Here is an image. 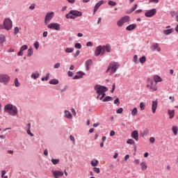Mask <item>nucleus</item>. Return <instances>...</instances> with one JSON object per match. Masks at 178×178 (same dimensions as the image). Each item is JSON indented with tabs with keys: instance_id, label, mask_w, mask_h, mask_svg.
<instances>
[{
	"instance_id": "1",
	"label": "nucleus",
	"mask_w": 178,
	"mask_h": 178,
	"mask_svg": "<svg viewBox=\"0 0 178 178\" xmlns=\"http://www.w3.org/2000/svg\"><path fill=\"white\" fill-rule=\"evenodd\" d=\"M120 67V64L118 62L115 61H111L108 67L107 70H106V73H110V76L112 74H115L116 73L118 69Z\"/></svg>"
},
{
	"instance_id": "2",
	"label": "nucleus",
	"mask_w": 178,
	"mask_h": 178,
	"mask_svg": "<svg viewBox=\"0 0 178 178\" xmlns=\"http://www.w3.org/2000/svg\"><path fill=\"white\" fill-rule=\"evenodd\" d=\"M4 112L8 113L10 116L17 115V107L12 104H8L4 106Z\"/></svg>"
},
{
	"instance_id": "3",
	"label": "nucleus",
	"mask_w": 178,
	"mask_h": 178,
	"mask_svg": "<svg viewBox=\"0 0 178 178\" xmlns=\"http://www.w3.org/2000/svg\"><path fill=\"white\" fill-rule=\"evenodd\" d=\"M83 16V13L77 10H71L67 14L65 15L66 19H74L76 17H80Z\"/></svg>"
},
{
	"instance_id": "4",
	"label": "nucleus",
	"mask_w": 178,
	"mask_h": 178,
	"mask_svg": "<svg viewBox=\"0 0 178 178\" xmlns=\"http://www.w3.org/2000/svg\"><path fill=\"white\" fill-rule=\"evenodd\" d=\"M146 80L147 83L146 88H149L151 91H156V90H158V88L156 87V83L154 81L153 79L147 77Z\"/></svg>"
},
{
	"instance_id": "5",
	"label": "nucleus",
	"mask_w": 178,
	"mask_h": 178,
	"mask_svg": "<svg viewBox=\"0 0 178 178\" xmlns=\"http://www.w3.org/2000/svg\"><path fill=\"white\" fill-rule=\"evenodd\" d=\"M94 90L96 91L97 95H101L102 92L108 91V88L102 85L97 84L95 86Z\"/></svg>"
},
{
	"instance_id": "6",
	"label": "nucleus",
	"mask_w": 178,
	"mask_h": 178,
	"mask_svg": "<svg viewBox=\"0 0 178 178\" xmlns=\"http://www.w3.org/2000/svg\"><path fill=\"white\" fill-rule=\"evenodd\" d=\"M9 81H10V76L9 75L5 74H0V83L4 86H8Z\"/></svg>"
},
{
	"instance_id": "7",
	"label": "nucleus",
	"mask_w": 178,
	"mask_h": 178,
	"mask_svg": "<svg viewBox=\"0 0 178 178\" xmlns=\"http://www.w3.org/2000/svg\"><path fill=\"white\" fill-rule=\"evenodd\" d=\"M3 24L5 26V30H10L13 26L12 20L10 18H6L3 21Z\"/></svg>"
},
{
	"instance_id": "8",
	"label": "nucleus",
	"mask_w": 178,
	"mask_h": 178,
	"mask_svg": "<svg viewBox=\"0 0 178 178\" xmlns=\"http://www.w3.org/2000/svg\"><path fill=\"white\" fill-rule=\"evenodd\" d=\"M54 16H55V13L54 12L47 13L44 17V24H48V23H49L51 19H54Z\"/></svg>"
},
{
	"instance_id": "9",
	"label": "nucleus",
	"mask_w": 178,
	"mask_h": 178,
	"mask_svg": "<svg viewBox=\"0 0 178 178\" xmlns=\"http://www.w3.org/2000/svg\"><path fill=\"white\" fill-rule=\"evenodd\" d=\"M156 15V8L148 10L145 13V17H154Z\"/></svg>"
},
{
	"instance_id": "10",
	"label": "nucleus",
	"mask_w": 178,
	"mask_h": 178,
	"mask_svg": "<svg viewBox=\"0 0 178 178\" xmlns=\"http://www.w3.org/2000/svg\"><path fill=\"white\" fill-rule=\"evenodd\" d=\"M47 28L50 29L51 30H56V31H59V30H60V24L54 22L48 24Z\"/></svg>"
},
{
	"instance_id": "11",
	"label": "nucleus",
	"mask_w": 178,
	"mask_h": 178,
	"mask_svg": "<svg viewBox=\"0 0 178 178\" xmlns=\"http://www.w3.org/2000/svg\"><path fill=\"white\" fill-rule=\"evenodd\" d=\"M103 51L102 53V56L105 55V52H111L112 51V47L109 44H106V45L102 46Z\"/></svg>"
},
{
	"instance_id": "12",
	"label": "nucleus",
	"mask_w": 178,
	"mask_h": 178,
	"mask_svg": "<svg viewBox=\"0 0 178 178\" xmlns=\"http://www.w3.org/2000/svg\"><path fill=\"white\" fill-rule=\"evenodd\" d=\"M83 76H86V73L82 71H79L76 72V75L73 76V80H79L80 79H83Z\"/></svg>"
},
{
	"instance_id": "13",
	"label": "nucleus",
	"mask_w": 178,
	"mask_h": 178,
	"mask_svg": "<svg viewBox=\"0 0 178 178\" xmlns=\"http://www.w3.org/2000/svg\"><path fill=\"white\" fill-rule=\"evenodd\" d=\"M102 51H103L102 46L99 45L97 47L95 51V56H99V55H101V56H102Z\"/></svg>"
},
{
	"instance_id": "14",
	"label": "nucleus",
	"mask_w": 178,
	"mask_h": 178,
	"mask_svg": "<svg viewBox=\"0 0 178 178\" xmlns=\"http://www.w3.org/2000/svg\"><path fill=\"white\" fill-rule=\"evenodd\" d=\"M103 3H104V0H101L95 4L93 9V15H95V13H97V10L99 9V7L101 6V5H103Z\"/></svg>"
},
{
	"instance_id": "15",
	"label": "nucleus",
	"mask_w": 178,
	"mask_h": 178,
	"mask_svg": "<svg viewBox=\"0 0 178 178\" xmlns=\"http://www.w3.org/2000/svg\"><path fill=\"white\" fill-rule=\"evenodd\" d=\"M52 173L54 178H59L63 176V172L62 171H53Z\"/></svg>"
},
{
	"instance_id": "16",
	"label": "nucleus",
	"mask_w": 178,
	"mask_h": 178,
	"mask_svg": "<svg viewBox=\"0 0 178 178\" xmlns=\"http://www.w3.org/2000/svg\"><path fill=\"white\" fill-rule=\"evenodd\" d=\"M137 27V24H129L126 27L127 31H133Z\"/></svg>"
},
{
	"instance_id": "17",
	"label": "nucleus",
	"mask_w": 178,
	"mask_h": 178,
	"mask_svg": "<svg viewBox=\"0 0 178 178\" xmlns=\"http://www.w3.org/2000/svg\"><path fill=\"white\" fill-rule=\"evenodd\" d=\"M6 42V37H5V35L0 34V47H3V44Z\"/></svg>"
},
{
	"instance_id": "18",
	"label": "nucleus",
	"mask_w": 178,
	"mask_h": 178,
	"mask_svg": "<svg viewBox=\"0 0 178 178\" xmlns=\"http://www.w3.org/2000/svg\"><path fill=\"white\" fill-rule=\"evenodd\" d=\"M156 108H158V102L153 101L152 104V110L153 113L156 112Z\"/></svg>"
},
{
	"instance_id": "19",
	"label": "nucleus",
	"mask_w": 178,
	"mask_h": 178,
	"mask_svg": "<svg viewBox=\"0 0 178 178\" xmlns=\"http://www.w3.org/2000/svg\"><path fill=\"white\" fill-rule=\"evenodd\" d=\"M92 65V60L91 59L87 60L85 62V66H86V70H90V66H91Z\"/></svg>"
},
{
	"instance_id": "20",
	"label": "nucleus",
	"mask_w": 178,
	"mask_h": 178,
	"mask_svg": "<svg viewBox=\"0 0 178 178\" xmlns=\"http://www.w3.org/2000/svg\"><path fill=\"white\" fill-rule=\"evenodd\" d=\"M131 137L132 138H134L136 141H138V131L137 130H134L131 133Z\"/></svg>"
},
{
	"instance_id": "21",
	"label": "nucleus",
	"mask_w": 178,
	"mask_h": 178,
	"mask_svg": "<svg viewBox=\"0 0 178 178\" xmlns=\"http://www.w3.org/2000/svg\"><path fill=\"white\" fill-rule=\"evenodd\" d=\"M65 113V118H66L67 119H72L73 118V115H72V113H70V111L65 110L64 111Z\"/></svg>"
},
{
	"instance_id": "22",
	"label": "nucleus",
	"mask_w": 178,
	"mask_h": 178,
	"mask_svg": "<svg viewBox=\"0 0 178 178\" xmlns=\"http://www.w3.org/2000/svg\"><path fill=\"white\" fill-rule=\"evenodd\" d=\"M121 20H122L124 24V23H129V22H130V17L129 15H125L121 17Z\"/></svg>"
},
{
	"instance_id": "23",
	"label": "nucleus",
	"mask_w": 178,
	"mask_h": 178,
	"mask_svg": "<svg viewBox=\"0 0 178 178\" xmlns=\"http://www.w3.org/2000/svg\"><path fill=\"white\" fill-rule=\"evenodd\" d=\"M153 51L157 50V52H161V47H159V44L154 43L152 45Z\"/></svg>"
},
{
	"instance_id": "24",
	"label": "nucleus",
	"mask_w": 178,
	"mask_h": 178,
	"mask_svg": "<svg viewBox=\"0 0 178 178\" xmlns=\"http://www.w3.org/2000/svg\"><path fill=\"white\" fill-rule=\"evenodd\" d=\"M153 81L156 84V83H160V81H162V78H161V76L159 75H155L154 76Z\"/></svg>"
},
{
	"instance_id": "25",
	"label": "nucleus",
	"mask_w": 178,
	"mask_h": 178,
	"mask_svg": "<svg viewBox=\"0 0 178 178\" xmlns=\"http://www.w3.org/2000/svg\"><path fill=\"white\" fill-rule=\"evenodd\" d=\"M138 6V5L134 4V6L130 10L127 11V13L128 15H130L131 13H133V12H134V10H136V9H137Z\"/></svg>"
},
{
	"instance_id": "26",
	"label": "nucleus",
	"mask_w": 178,
	"mask_h": 178,
	"mask_svg": "<svg viewBox=\"0 0 178 178\" xmlns=\"http://www.w3.org/2000/svg\"><path fill=\"white\" fill-rule=\"evenodd\" d=\"M174 31L175 30L173 29H170L163 30V33L165 34V35H169V34H172V33H173Z\"/></svg>"
},
{
	"instance_id": "27",
	"label": "nucleus",
	"mask_w": 178,
	"mask_h": 178,
	"mask_svg": "<svg viewBox=\"0 0 178 178\" xmlns=\"http://www.w3.org/2000/svg\"><path fill=\"white\" fill-rule=\"evenodd\" d=\"M49 84H51L53 86H56V84H59V80L56 79H53L49 81Z\"/></svg>"
},
{
	"instance_id": "28",
	"label": "nucleus",
	"mask_w": 178,
	"mask_h": 178,
	"mask_svg": "<svg viewBox=\"0 0 178 178\" xmlns=\"http://www.w3.org/2000/svg\"><path fill=\"white\" fill-rule=\"evenodd\" d=\"M40 77V73L38 72H35V73H32L31 74V79H33L34 80H37Z\"/></svg>"
},
{
	"instance_id": "29",
	"label": "nucleus",
	"mask_w": 178,
	"mask_h": 178,
	"mask_svg": "<svg viewBox=\"0 0 178 178\" xmlns=\"http://www.w3.org/2000/svg\"><path fill=\"white\" fill-rule=\"evenodd\" d=\"M148 134H149V130H148V129H145L143 131L140 132V136L142 137H144L145 136H148Z\"/></svg>"
},
{
	"instance_id": "30",
	"label": "nucleus",
	"mask_w": 178,
	"mask_h": 178,
	"mask_svg": "<svg viewBox=\"0 0 178 178\" xmlns=\"http://www.w3.org/2000/svg\"><path fill=\"white\" fill-rule=\"evenodd\" d=\"M168 115L170 119H173L175 118V110H168Z\"/></svg>"
},
{
	"instance_id": "31",
	"label": "nucleus",
	"mask_w": 178,
	"mask_h": 178,
	"mask_svg": "<svg viewBox=\"0 0 178 178\" xmlns=\"http://www.w3.org/2000/svg\"><path fill=\"white\" fill-rule=\"evenodd\" d=\"M113 97L111 96H106L104 98L103 102H109V101H113Z\"/></svg>"
},
{
	"instance_id": "32",
	"label": "nucleus",
	"mask_w": 178,
	"mask_h": 178,
	"mask_svg": "<svg viewBox=\"0 0 178 178\" xmlns=\"http://www.w3.org/2000/svg\"><path fill=\"white\" fill-rule=\"evenodd\" d=\"M140 166H141V169L142 170H147L148 166H147V163L145 162H142L140 163Z\"/></svg>"
},
{
	"instance_id": "33",
	"label": "nucleus",
	"mask_w": 178,
	"mask_h": 178,
	"mask_svg": "<svg viewBox=\"0 0 178 178\" xmlns=\"http://www.w3.org/2000/svg\"><path fill=\"white\" fill-rule=\"evenodd\" d=\"M139 62L140 63H145V62H147V58L145 57V56H143L142 57H140L139 58Z\"/></svg>"
},
{
	"instance_id": "34",
	"label": "nucleus",
	"mask_w": 178,
	"mask_h": 178,
	"mask_svg": "<svg viewBox=\"0 0 178 178\" xmlns=\"http://www.w3.org/2000/svg\"><path fill=\"white\" fill-rule=\"evenodd\" d=\"M98 163H99V161L97 159H95V161H92L90 162V164L92 166H93V168H95V166H97V165H98Z\"/></svg>"
},
{
	"instance_id": "35",
	"label": "nucleus",
	"mask_w": 178,
	"mask_h": 178,
	"mask_svg": "<svg viewBox=\"0 0 178 178\" xmlns=\"http://www.w3.org/2000/svg\"><path fill=\"white\" fill-rule=\"evenodd\" d=\"M124 25L122 19L120 18L118 22H117V26L118 27H122Z\"/></svg>"
},
{
	"instance_id": "36",
	"label": "nucleus",
	"mask_w": 178,
	"mask_h": 178,
	"mask_svg": "<svg viewBox=\"0 0 178 178\" xmlns=\"http://www.w3.org/2000/svg\"><path fill=\"white\" fill-rule=\"evenodd\" d=\"M74 51V48H73V47H67L65 49V52L67 54H72V52H73Z\"/></svg>"
},
{
	"instance_id": "37",
	"label": "nucleus",
	"mask_w": 178,
	"mask_h": 178,
	"mask_svg": "<svg viewBox=\"0 0 178 178\" xmlns=\"http://www.w3.org/2000/svg\"><path fill=\"white\" fill-rule=\"evenodd\" d=\"M172 132L174 133V136H177V131H178V128L177 127L173 126L172 128Z\"/></svg>"
},
{
	"instance_id": "38",
	"label": "nucleus",
	"mask_w": 178,
	"mask_h": 178,
	"mask_svg": "<svg viewBox=\"0 0 178 178\" xmlns=\"http://www.w3.org/2000/svg\"><path fill=\"white\" fill-rule=\"evenodd\" d=\"M33 54V48L30 47L29 49H28V54H27V56L29 58H30V56H31Z\"/></svg>"
},
{
	"instance_id": "39",
	"label": "nucleus",
	"mask_w": 178,
	"mask_h": 178,
	"mask_svg": "<svg viewBox=\"0 0 178 178\" xmlns=\"http://www.w3.org/2000/svg\"><path fill=\"white\" fill-rule=\"evenodd\" d=\"M51 163H53V165H58V163H59V159L52 158Z\"/></svg>"
},
{
	"instance_id": "40",
	"label": "nucleus",
	"mask_w": 178,
	"mask_h": 178,
	"mask_svg": "<svg viewBox=\"0 0 178 178\" xmlns=\"http://www.w3.org/2000/svg\"><path fill=\"white\" fill-rule=\"evenodd\" d=\"M127 144H130L131 145H133L136 144V142L133 139H128L127 140Z\"/></svg>"
},
{
	"instance_id": "41",
	"label": "nucleus",
	"mask_w": 178,
	"mask_h": 178,
	"mask_svg": "<svg viewBox=\"0 0 178 178\" xmlns=\"http://www.w3.org/2000/svg\"><path fill=\"white\" fill-rule=\"evenodd\" d=\"M108 4L110 5V6H116V1L109 0Z\"/></svg>"
},
{
	"instance_id": "42",
	"label": "nucleus",
	"mask_w": 178,
	"mask_h": 178,
	"mask_svg": "<svg viewBox=\"0 0 178 178\" xmlns=\"http://www.w3.org/2000/svg\"><path fill=\"white\" fill-rule=\"evenodd\" d=\"M140 111H144V109H145V104H144V102H140Z\"/></svg>"
},
{
	"instance_id": "43",
	"label": "nucleus",
	"mask_w": 178,
	"mask_h": 178,
	"mask_svg": "<svg viewBox=\"0 0 178 178\" xmlns=\"http://www.w3.org/2000/svg\"><path fill=\"white\" fill-rule=\"evenodd\" d=\"M29 48V47L27 46V44H24L23 46H22L21 47H20V51H22V52H23V51H26V49H27Z\"/></svg>"
},
{
	"instance_id": "44",
	"label": "nucleus",
	"mask_w": 178,
	"mask_h": 178,
	"mask_svg": "<svg viewBox=\"0 0 178 178\" xmlns=\"http://www.w3.org/2000/svg\"><path fill=\"white\" fill-rule=\"evenodd\" d=\"M15 87H20V83H19V79L15 78Z\"/></svg>"
},
{
	"instance_id": "45",
	"label": "nucleus",
	"mask_w": 178,
	"mask_h": 178,
	"mask_svg": "<svg viewBox=\"0 0 178 178\" xmlns=\"http://www.w3.org/2000/svg\"><path fill=\"white\" fill-rule=\"evenodd\" d=\"M33 47H34V48H35V49H38V48H40V42L38 41H36L33 44Z\"/></svg>"
},
{
	"instance_id": "46",
	"label": "nucleus",
	"mask_w": 178,
	"mask_h": 178,
	"mask_svg": "<svg viewBox=\"0 0 178 178\" xmlns=\"http://www.w3.org/2000/svg\"><path fill=\"white\" fill-rule=\"evenodd\" d=\"M132 116H136L137 115V108H134V109L131 111Z\"/></svg>"
},
{
	"instance_id": "47",
	"label": "nucleus",
	"mask_w": 178,
	"mask_h": 178,
	"mask_svg": "<svg viewBox=\"0 0 178 178\" xmlns=\"http://www.w3.org/2000/svg\"><path fill=\"white\" fill-rule=\"evenodd\" d=\"M134 63H138V56L136 54L134 56Z\"/></svg>"
},
{
	"instance_id": "48",
	"label": "nucleus",
	"mask_w": 178,
	"mask_h": 178,
	"mask_svg": "<svg viewBox=\"0 0 178 178\" xmlns=\"http://www.w3.org/2000/svg\"><path fill=\"white\" fill-rule=\"evenodd\" d=\"M93 172H95V173H100L101 170L99 169V168L94 167Z\"/></svg>"
},
{
	"instance_id": "49",
	"label": "nucleus",
	"mask_w": 178,
	"mask_h": 178,
	"mask_svg": "<svg viewBox=\"0 0 178 178\" xmlns=\"http://www.w3.org/2000/svg\"><path fill=\"white\" fill-rule=\"evenodd\" d=\"M74 48H76V49H81V44L76 43L74 44Z\"/></svg>"
},
{
	"instance_id": "50",
	"label": "nucleus",
	"mask_w": 178,
	"mask_h": 178,
	"mask_svg": "<svg viewBox=\"0 0 178 178\" xmlns=\"http://www.w3.org/2000/svg\"><path fill=\"white\" fill-rule=\"evenodd\" d=\"M114 104L115 105H120V100L119 99V97H117L115 100H114Z\"/></svg>"
},
{
	"instance_id": "51",
	"label": "nucleus",
	"mask_w": 178,
	"mask_h": 178,
	"mask_svg": "<svg viewBox=\"0 0 178 178\" xmlns=\"http://www.w3.org/2000/svg\"><path fill=\"white\" fill-rule=\"evenodd\" d=\"M19 27L16 26L14 29V35H17V34L19 33Z\"/></svg>"
},
{
	"instance_id": "52",
	"label": "nucleus",
	"mask_w": 178,
	"mask_h": 178,
	"mask_svg": "<svg viewBox=\"0 0 178 178\" xmlns=\"http://www.w3.org/2000/svg\"><path fill=\"white\" fill-rule=\"evenodd\" d=\"M26 133H27V134H29V136H31V137H34V134L33 133H31V129H27Z\"/></svg>"
},
{
	"instance_id": "53",
	"label": "nucleus",
	"mask_w": 178,
	"mask_h": 178,
	"mask_svg": "<svg viewBox=\"0 0 178 178\" xmlns=\"http://www.w3.org/2000/svg\"><path fill=\"white\" fill-rule=\"evenodd\" d=\"M59 67H60V63H57L54 65V69H59Z\"/></svg>"
},
{
	"instance_id": "54",
	"label": "nucleus",
	"mask_w": 178,
	"mask_h": 178,
	"mask_svg": "<svg viewBox=\"0 0 178 178\" xmlns=\"http://www.w3.org/2000/svg\"><path fill=\"white\" fill-rule=\"evenodd\" d=\"M116 113H123V108H119L117 111H116Z\"/></svg>"
},
{
	"instance_id": "55",
	"label": "nucleus",
	"mask_w": 178,
	"mask_h": 178,
	"mask_svg": "<svg viewBox=\"0 0 178 178\" xmlns=\"http://www.w3.org/2000/svg\"><path fill=\"white\" fill-rule=\"evenodd\" d=\"M106 92H104L102 93H101V97L99 98L100 100H102L103 98H105L106 95Z\"/></svg>"
},
{
	"instance_id": "56",
	"label": "nucleus",
	"mask_w": 178,
	"mask_h": 178,
	"mask_svg": "<svg viewBox=\"0 0 178 178\" xmlns=\"http://www.w3.org/2000/svg\"><path fill=\"white\" fill-rule=\"evenodd\" d=\"M149 141H150L151 144H154L155 143V138L150 137L149 138Z\"/></svg>"
},
{
	"instance_id": "57",
	"label": "nucleus",
	"mask_w": 178,
	"mask_h": 178,
	"mask_svg": "<svg viewBox=\"0 0 178 178\" xmlns=\"http://www.w3.org/2000/svg\"><path fill=\"white\" fill-rule=\"evenodd\" d=\"M67 76H68V77H73V72L68 71L67 72Z\"/></svg>"
},
{
	"instance_id": "58",
	"label": "nucleus",
	"mask_w": 178,
	"mask_h": 178,
	"mask_svg": "<svg viewBox=\"0 0 178 178\" xmlns=\"http://www.w3.org/2000/svg\"><path fill=\"white\" fill-rule=\"evenodd\" d=\"M115 88H116V86H115V83H113V86H112V89H111V93H113Z\"/></svg>"
},
{
	"instance_id": "59",
	"label": "nucleus",
	"mask_w": 178,
	"mask_h": 178,
	"mask_svg": "<svg viewBox=\"0 0 178 178\" xmlns=\"http://www.w3.org/2000/svg\"><path fill=\"white\" fill-rule=\"evenodd\" d=\"M80 55V50H77L75 54H74V58H77V56Z\"/></svg>"
},
{
	"instance_id": "60",
	"label": "nucleus",
	"mask_w": 178,
	"mask_h": 178,
	"mask_svg": "<svg viewBox=\"0 0 178 178\" xmlns=\"http://www.w3.org/2000/svg\"><path fill=\"white\" fill-rule=\"evenodd\" d=\"M134 162L135 165H140L139 159H135Z\"/></svg>"
},
{
	"instance_id": "61",
	"label": "nucleus",
	"mask_w": 178,
	"mask_h": 178,
	"mask_svg": "<svg viewBox=\"0 0 178 178\" xmlns=\"http://www.w3.org/2000/svg\"><path fill=\"white\" fill-rule=\"evenodd\" d=\"M49 79V73H47V74H46V76L44 77V80L46 81H48V79Z\"/></svg>"
},
{
	"instance_id": "62",
	"label": "nucleus",
	"mask_w": 178,
	"mask_h": 178,
	"mask_svg": "<svg viewBox=\"0 0 178 178\" xmlns=\"http://www.w3.org/2000/svg\"><path fill=\"white\" fill-rule=\"evenodd\" d=\"M43 37H47L48 36V31H44L42 33Z\"/></svg>"
},
{
	"instance_id": "63",
	"label": "nucleus",
	"mask_w": 178,
	"mask_h": 178,
	"mask_svg": "<svg viewBox=\"0 0 178 178\" xmlns=\"http://www.w3.org/2000/svg\"><path fill=\"white\" fill-rule=\"evenodd\" d=\"M86 47H92V42H88L86 43Z\"/></svg>"
},
{
	"instance_id": "64",
	"label": "nucleus",
	"mask_w": 178,
	"mask_h": 178,
	"mask_svg": "<svg viewBox=\"0 0 178 178\" xmlns=\"http://www.w3.org/2000/svg\"><path fill=\"white\" fill-rule=\"evenodd\" d=\"M66 90H67V86H65L63 89H61L60 91H61V92H65V91H66Z\"/></svg>"
}]
</instances>
